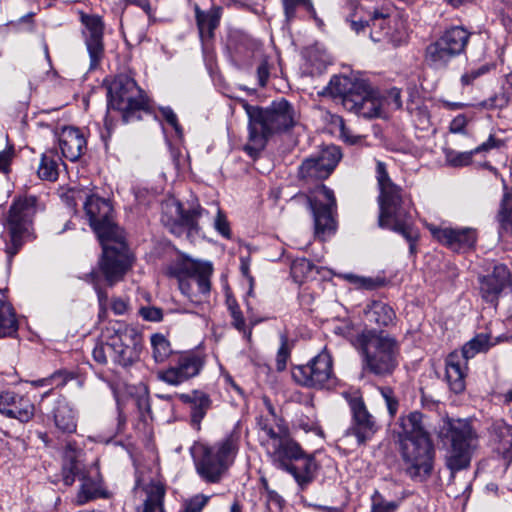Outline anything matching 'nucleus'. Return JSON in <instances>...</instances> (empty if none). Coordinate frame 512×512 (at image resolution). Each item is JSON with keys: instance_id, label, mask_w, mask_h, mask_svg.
Wrapping results in <instances>:
<instances>
[{"instance_id": "4468645a", "label": "nucleus", "mask_w": 512, "mask_h": 512, "mask_svg": "<svg viewBox=\"0 0 512 512\" xmlns=\"http://www.w3.org/2000/svg\"><path fill=\"white\" fill-rule=\"evenodd\" d=\"M146 105L147 99L143 91L128 76L117 77L108 90V107L121 111L125 122L129 121L132 112L143 110Z\"/></svg>"}, {"instance_id": "393cba45", "label": "nucleus", "mask_w": 512, "mask_h": 512, "mask_svg": "<svg viewBox=\"0 0 512 512\" xmlns=\"http://www.w3.org/2000/svg\"><path fill=\"white\" fill-rule=\"evenodd\" d=\"M430 231L439 242L454 251L472 248L476 242V232L472 228L433 227Z\"/></svg>"}, {"instance_id": "864d4df0", "label": "nucleus", "mask_w": 512, "mask_h": 512, "mask_svg": "<svg viewBox=\"0 0 512 512\" xmlns=\"http://www.w3.org/2000/svg\"><path fill=\"white\" fill-rule=\"evenodd\" d=\"M271 67L272 65L269 63L267 58H263L257 67V78L261 87H264L267 84Z\"/></svg>"}, {"instance_id": "f704fd0d", "label": "nucleus", "mask_w": 512, "mask_h": 512, "mask_svg": "<svg viewBox=\"0 0 512 512\" xmlns=\"http://www.w3.org/2000/svg\"><path fill=\"white\" fill-rule=\"evenodd\" d=\"M54 422L56 427L64 433H74L77 428L76 415L70 405L59 402L54 410Z\"/></svg>"}, {"instance_id": "5701e85b", "label": "nucleus", "mask_w": 512, "mask_h": 512, "mask_svg": "<svg viewBox=\"0 0 512 512\" xmlns=\"http://www.w3.org/2000/svg\"><path fill=\"white\" fill-rule=\"evenodd\" d=\"M0 413L22 423L30 421L35 413L34 404L25 396L12 391L0 393Z\"/></svg>"}, {"instance_id": "473e14b6", "label": "nucleus", "mask_w": 512, "mask_h": 512, "mask_svg": "<svg viewBox=\"0 0 512 512\" xmlns=\"http://www.w3.org/2000/svg\"><path fill=\"white\" fill-rule=\"evenodd\" d=\"M491 437L495 449L505 459L512 457V426L502 420L495 421L491 426Z\"/></svg>"}, {"instance_id": "5fc2aeb1", "label": "nucleus", "mask_w": 512, "mask_h": 512, "mask_svg": "<svg viewBox=\"0 0 512 512\" xmlns=\"http://www.w3.org/2000/svg\"><path fill=\"white\" fill-rule=\"evenodd\" d=\"M139 313L147 321L157 322L161 321L163 317L162 310L153 306L141 307Z\"/></svg>"}, {"instance_id": "2f4dec72", "label": "nucleus", "mask_w": 512, "mask_h": 512, "mask_svg": "<svg viewBox=\"0 0 512 512\" xmlns=\"http://www.w3.org/2000/svg\"><path fill=\"white\" fill-rule=\"evenodd\" d=\"M194 10L200 37L212 38L220 23L222 7L212 6L208 11H203L196 4Z\"/></svg>"}, {"instance_id": "7c9ffc66", "label": "nucleus", "mask_w": 512, "mask_h": 512, "mask_svg": "<svg viewBox=\"0 0 512 512\" xmlns=\"http://www.w3.org/2000/svg\"><path fill=\"white\" fill-rule=\"evenodd\" d=\"M424 57L429 67L439 70L446 68L457 55L451 47L444 44L441 38H439L426 47Z\"/></svg>"}, {"instance_id": "de8ad7c7", "label": "nucleus", "mask_w": 512, "mask_h": 512, "mask_svg": "<svg viewBox=\"0 0 512 512\" xmlns=\"http://www.w3.org/2000/svg\"><path fill=\"white\" fill-rule=\"evenodd\" d=\"M332 123L339 128L340 137L349 144H357L362 141V137L359 135H354L344 123V120L340 116H333Z\"/></svg>"}, {"instance_id": "ddd939ff", "label": "nucleus", "mask_w": 512, "mask_h": 512, "mask_svg": "<svg viewBox=\"0 0 512 512\" xmlns=\"http://www.w3.org/2000/svg\"><path fill=\"white\" fill-rule=\"evenodd\" d=\"M494 343L490 341V335L479 333L462 348L461 353H450L446 359V380L450 389L455 393H461L465 389L466 363L476 354L486 352Z\"/></svg>"}, {"instance_id": "f03ea898", "label": "nucleus", "mask_w": 512, "mask_h": 512, "mask_svg": "<svg viewBox=\"0 0 512 512\" xmlns=\"http://www.w3.org/2000/svg\"><path fill=\"white\" fill-rule=\"evenodd\" d=\"M423 420V414L418 411L401 416L396 431L403 469L416 481H424L431 475L435 454Z\"/></svg>"}, {"instance_id": "c85d7f7f", "label": "nucleus", "mask_w": 512, "mask_h": 512, "mask_svg": "<svg viewBox=\"0 0 512 512\" xmlns=\"http://www.w3.org/2000/svg\"><path fill=\"white\" fill-rule=\"evenodd\" d=\"M83 452L75 443L68 442L63 453L62 475L65 485H72L77 475L84 471L82 464Z\"/></svg>"}, {"instance_id": "423d86ee", "label": "nucleus", "mask_w": 512, "mask_h": 512, "mask_svg": "<svg viewBox=\"0 0 512 512\" xmlns=\"http://www.w3.org/2000/svg\"><path fill=\"white\" fill-rule=\"evenodd\" d=\"M376 179L379 187V226L401 233L409 242L417 239L418 233L411 223V203L402 196V189L390 179L386 165L376 162Z\"/></svg>"}, {"instance_id": "412c9836", "label": "nucleus", "mask_w": 512, "mask_h": 512, "mask_svg": "<svg viewBox=\"0 0 512 512\" xmlns=\"http://www.w3.org/2000/svg\"><path fill=\"white\" fill-rule=\"evenodd\" d=\"M364 89L345 100V109L365 118L381 117L383 99L367 81Z\"/></svg>"}, {"instance_id": "bf43d9fd", "label": "nucleus", "mask_w": 512, "mask_h": 512, "mask_svg": "<svg viewBox=\"0 0 512 512\" xmlns=\"http://www.w3.org/2000/svg\"><path fill=\"white\" fill-rule=\"evenodd\" d=\"M487 71L488 69L485 66L468 71L461 76V83L463 85H470L475 79L487 73Z\"/></svg>"}, {"instance_id": "3c124183", "label": "nucleus", "mask_w": 512, "mask_h": 512, "mask_svg": "<svg viewBox=\"0 0 512 512\" xmlns=\"http://www.w3.org/2000/svg\"><path fill=\"white\" fill-rule=\"evenodd\" d=\"M228 308L233 318V326L239 331H245V319L237 303L234 300L228 301Z\"/></svg>"}, {"instance_id": "20e7f679", "label": "nucleus", "mask_w": 512, "mask_h": 512, "mask_svg": "<svg viewBox=\"0 0 512 512\" xmlns=\"http://www.w3.org/2000/svg\"><path fill=\"white\" fill-rule=\"evenodd\" d=\"M243 108L249 119V142L244 151L251 157L258 156L274 134L287 131L297 123L294 107L284 98L265 108L244 102Z\"/></svg>"}, {"instance_id": "4c0bfd02", "label": "nucleus", "mask_w": 512, "mask_h": 512, "mask_svg": "<svg viewBox=\"0 0 512 512\" xmlns=\"http://www.w3.org/2000/svg\"><path fill=\"white\" fill-rule=\"evenodd\" d=\"M18 330V322L14 309L0 298V336H12Z\"/></svg>"}, {"instance_id": "13d9d810", "label": "nucleus", "mask_w": 512, "mask_h": 512, "mask_svg": "<svg viewBox=\"0 0 512 512\" xmlns=\"http://www.w3.org/2000/svg\"><path fill=\"white\" fill-rule=\"evenodd\" d=\"M503 145H504L503 140L495 138L494 135H490L485 142H483L482 144H480L479 146H477L474 149V152H476V154L488 152L491 149L500 148Z\"/></svg>"}, {"instance_id": "e433bc0d", "label": "nucleus", "mask_w": 512, "mask_h": 512, "mask_svg": "<svg viewBox=\"0 0 512 512\" xmlns=\"http://www.w3.org/2000/svg\"><path fill=\"white\" fill-rule=\"evenodd\" d=\"M498 220L500 223L499 239L504 241L506 235H512V193L506 188L501 200Z\"/></svg>"}, {"instance_id": "a19ab883", "label": "nucleus", "mask_w": 512, "mask_h": 512, "mask_svg": "<svg viewBox=\"0 0 512 512\" xmlns=\"http://www.w3.org/2000/svg\"><path fill=\"white\" fill-rule=\"evenodd\" d=\"M152 356L158 363L164 362L171 354L169 341L162 334L151 336Z\"/></svg>"}, {"instance_id": "1a4fd4ad", "label": "nucleus", "mask_w": 512, "mask_h": 512, "mask_svg": "<svg viewBox=\"0 0 512 512\" xmlns=\"http://www.w3.org/2000/svg\"><path fill=\"white\" fill-rule=\"evenodd\" d=\"M355 346L364 358L365 367L377 376H388L398 365L399 348L396 340L375 330H363Z\"/></svg>"}, {"instance_id": "338daca9", "label": "nucleus", "mask_w": 512, "mask_h": 512, "mask_svg": "<svg viewBox=\"0 0 512 512\" xmlns=\"http://www.w3.org/2000/svg\"><path fill=\"white\" fill-rule=\"evenodd\" d=\"M266 500L268 504L274 503L279 508L281 507L283 501L281 496L277 492L271 490L270 488H267Z\"/></svg>"}, {"instance_id": "6ab92c4d", "label": "nucleus", "mask_w": 512, "mask_h": 512, "mask_svg": "<svg viewBox=\"0 0 512 512\" xmlns=\"http://www.w3.org/2000/svg\"><path fill=\"white\" fill-rule=\"evenodd\" d=\"M203 364V359L194 353L181 354L174 365L159 371L157 377L169 385L177 386L197 376Z\"/></svg>"}, {"instance_id": "49530a36", "label": "nucleus", "mask_w": 512, "mask_h": 512, "mask_svg": "<svg viewBox=\"0 0 512 512\" xmlns=\"http://www.w3.org/2000/svg\"><path fill=\"white\" fill-rule=\"evenodd\" d=\"M399 506L396 501H386L380 493L376 491L372 496L371 512H395Z\"/></svg>"}, {"instance_id": "f3484780", "label": "nucleus", "mask_w": 512, "mask_h": 512, "mask_svg": "<svg viewBox=\"0 0 512 512\" xmlns=\"http://www.w3.org/2000/svg\"><path fill=\"white\" fill-rule=\"evenodd\" d=\"M340 159V149L337 146H329L317 157L304 160L299 167V176L307 183L322 181L329 177Z\"/></svg>"}, {"instance_id": "a878e982", "label": "nucleus", "mask_w": 512, "mask_h": 512, "mask_svg": "<svg viewBox=\"0 0 512 512\" xmlns=\"http://www.w3.org/2000/svg\"><path fill=\"white\" fill-rule=\"evenodd\" d=\"M135 495L142 500L138 512H164L163 501L165 496V487L158 481H151L147 484L135 487Z\"/></svg>"}, {"instance_id": "603ef678", "label": "nucleus", "mask_w": 512, "mask_h": 512, "mask_svg": "<svg viewBox=\"0 0 512 512\" xmlns=\"http://www.w3.org/2000/svg\"><path fill=\"white\" fill-rule=\"evenodd\" d=\"M209 496L198 494L192 497L185 505L189 512H201L209 501Z\"/></svg>"}, {"instance_id": "cd10ccee", "label": "nucleus", "mask_w": 512, "mask_h": 512, "mask_svg": "<svg viewBox=\"0 0 512 512\" xmlns=\"http://www.w3.org/2000/svg\"><path fill=\"white\" fill-rule=\"evenodd\" d=\"M77 476L81 481L77 494L78 503L84 504L93 499L106 496L102 477L97 467H90Z\"/></svg>"}, {"instance_id": "dca6fc26", "label": "nucleus", "mask_w": 512, "mask_h": 512, "mask_svg": "<svg viewBox=\"0 0 512 512\" xmlns=\"http://www.w3.org/2000/svg\"><path fill=\"white\" fill-rule=\"evenodd\" d=\"M294 380L307 387L324 388L332 381V359L327 352H321L306 365L293 369Z\"/></svg>"}, {"instance_id": "4d7b16f0", "label": "nucleus", "mask_w": 512, "mask_h": 512, "mask_svg": "<svg viewBox=\"0 0 512 512\" xmlns=\"http://www.w3.org/2000/svg\"><path fill=\"white\" fill-rule=\"evenodd\" d=\"M161 115L163 118L167 121L168 124H170L175 132L181 136L182 135V129L178 123V119L174 111L169 107H163L160 109Z\"/></svg>"}, {"instance_id": "6e6d98bb", "label": "nucleus", "mask_w": 512, "mask_h": 512, "mask_svg": "<svg viewBox=\"0 0 512 512\" xmlns=\"http://www.w3.org/2000/svg\"><path fill=\"white\" fill-rule=\"evenodd\" d=\"M313 269V264L308 259L302 258L295 260L292 263L291 271L293 275L298 276V274H302L303 276L309 273Z\"/></svg>"}, {"instance_id": "a18cd8bd", "label": "nucleus", "mask_w": 512, "mask_h": 512, "mask_svg": "<svg viewBox=\"0 0 512 512\" xmlns=\"http://www.w3.org/2000/svg\"><path fill=\"white\" fill-rule=\"evenodd\" d=\"M291 345L285 335L280 336V347L276 356V368L278 371L285 370L287 362L290 358Z\"/></svg>"}, {"instance_id": "c756f323", "label": "nucleus", "mask_w": 512, "mask_h": 512, "mask_svg": "<svg viewBox=\"0 0 512 512\" xmlns=\"http://www.w3.org/2000/svg\"><path fill=\"white\" fill-rule=\"evenodd\" d=\"M363 79H352L347 76H333L326 87V91L332 97H340L345 107V100L352 98L359 90L364 89Z\"/></svg>"}, {"instance_id": "774afa93", "label": "nucleus", "mask_w": 512, "mask_h": 512, "mask_svg": "<svg viewBox=\"0 0 512 512\" xmlns=\"http://www.w3.org/2000/svg\"><path fill=\"white\" fill-rule=\"evenodd\" d=\"M137 406L142 415L150 412V403L148 397H139L137 399Z\"/></svg>"}, {"instance_id": "4be33fe9", "label": "nucleus", "mask_w": 512, "mask_h": 512, "mask_svg": "<svg viewBox=\"0 0 512 512\" xmlns=\"http://www.w3.org/2000/svg\"><path fill=\"white\" fill-rule=\"evenodd\" d=\"M81 22L86 28L83 34L85 36V44L90 56V68L94 69L99 64L104 53V24L101 17L86 14L81 15Z\"/></svg>"}, {"instance_id": "6e6552de", "label": "nucleus", "mask_w": 512, "mask_h": 512, "mask_svg": "<svg viewBox=\"0 0 512 512\" xmlns=\"http://www.w3.org/2000/svg\"><path fill=\"white\" fill-rule=\"evenodd\" d=\"M240 441V431L235 428L212 445L199 444L195 447V469L203 481L219 483L222 480L235 461Z\"/></svg>"}, {"instance_id": "680f3d73", "label": "nucleus", "mask_w": 512, "mask_h": 512, "mask_svg": "<svg viewBox=\"0 0 512 512\" xmlns=\"http://www.w3.org/2000/svg\"><path fill=\"white\" fill-rule=\"evenodd\" d=\"M13 150L6 149L0 152V172L7 173L11 160L13 158Z\"/></svg>"}, {"instance_id": "09e8293b", "label": "nucleus", "mask_w": 512, "mask_h": 512, "mask_svg": "<svg viewBox=\"0 0 512 512\" xmlns=\"http://www.w3.org/2000/svg\"><path fill=\"white\" fill-rule=\"evenodd\" d=\"M379 391L386 403L390 416L394 417L399 407V402L394 394V391L390 387H381L379 388Z\"/></svg>"}, {"instance_id": "f8f14e48", "label": "nucleus", "mask_w": 512, "mask_h": 512, "mask_svg": "<svg viewBox=\"0 0 512 512\" xmlns=\"http://www.w3.org/2000/svg\"><path fill=\"white\" fill-rule=\"evenodd\" d=\"M347 21L351 28L359 34L366 28L370 29V38L373 42L388 41L394 45L402 43L407 36L404 29L391 32L390 24L392 19L387 13L380 10L365 11L360 6H355Z\"/></svg>"}, {"instance_id": "c03bdc74", "label": "nucleus", "mask_w": 512, "mask_h": 512, "mask_svg": "<svg viewBox=\"0 0 512 512\" xmlns=\"http://www.w3.org/2000/svg\"><path fill=\"white\" fill-rule=\"evenodd\" d=\"M284 12L287 20L295 16L297 7L303 6L309 13L315 14V9L310 0H282Z\"/></svg>"}, {"instance_id": "052dcab7", "label": "nucleus", "mask_w": 512, "mask_h": 512, "mask_svg": "<svg viewBox=\"0 0 512 512\" xmlns=\"http://www.w3.org/2000/svg\"><path fill=\"white\" fill-rule=\"evenodd\" d=\"M467 125V118L465 115L460 114L456 116L449 125L451 133H464V129Z\"/></svg>"}, {"instance_id": "ea45409f", "label": "nucleus", "mask_w": 512, "mask_h": 512, "mask_svg": "<svg viewBox=\"0 0 512 512\" xmlns=\"http://www.w3.org/2000/svg\"><path fill=\"white\" fill-rule=\"evenodd\" d=\"M210 406L211 400L208 395L203 392H196V398L191 406V421L195 427L199 428L200 422Z\"/></svg>"}, {"instance_id": "0eeeda50", "label": "nucleus", "mask_w": 512, "mask_h": 512, "mask_svg": "<svg viewBox=\"0 0 512 512\" xmlns=\"http://www.w3.org/2000/svg\"><path fill=\"white\" fill-rule=\"evenodd\" d=\"M40 209L35 195L24 193L13 198L4 215L1 234L9 258L14 257L26 242L35 238L34 219Z\"/></svg>"}, {"instance_id": "79ce46f5", "label": "nucleus", "mask_w": 512, "mask_h": 512, "mask_svg": "<svg viewBox=\"0 0 512 512\" xmlns=\"http://www.w3.org/2000/svg\"><path fill=\"white\" fill-rule=\"evenodd\" d=\"M86 282H89L93 284L94 289L97 293L99 306L102 313L106 312V304L108 301V294L106 291L100 288L99 286V275L98 272L95 270H92L90 273L85 274V276L82 278Z\"/></svg>"}, {"instance_id": "bb28decb", "label": "nucleus", "mask_w": 512, "mask_h": 512, "mask_svg": "<svg viewBox=\"0 0 512 512\" xmlns=\"http://www.w3.org/2000/svg\"><path fill=\"white\" fill-rule=\"evenodd\" d=\"M58 141L62 155L72 162L77 161L87 148L84 134L76 127H64Z\"/></svg>"}, {"instance_id": "37998d69", "label": "nucleus", "mask_w": 512, "mask_h": 512, "mask_svg": "<svg viewBox=\"0 0 512 512\" xmlns=\"http://www.w3.org/2000/svg\"><path fill=\"white\" fill-rule=\"evenodd\" d=\"M71 378L70 374L63 370H58L51 374L49 377L42 378L32 382L34 386H64Z\"/></svg>"}, {"instance_id": "0e129e2a", "label": "nucleus", "mask_w": 512, "mask_h": 512, "mask_svg": "<svg viewBox=\"0 0 512 512\" xmlns=\"http://www.w3.org/2000/svg\"><path fill=\"white\" fill-rule=\"evenodd\" d=\"M347 279L350 280L351 282L358 284L360 287H364L366 289H372L375 287V282L371 278L348 275Z\"/></svg>"}, {"instance_id": "58836bf2", "label": "nucleus", "mask_w": 512, "mask_h": 512, "mask_svg": "<svg viewBox=\"0 0 512 512\" xmlns=\"http://www.w3.org/2000/svg\"><path fill=\"white\" fill-rule=\"evenodd\" d=\"M37 174L42 180H57L58 164L56 161V153L54 151L49 150L42 154Z\"/></svg>"}, {"instance_id": "f257e3e1", "label": "nucleus", "mask_w": 512, "mask_h": 512, "mask_svg": "<svg viewBox=\"0 0 512 512\" xmlns=\"http://www.w3.org/2000/svg\"><path fill=\"white\" fill-rule=\"evenodd\" d=\"M85 215L89 225L102 246L99 268L109 286L123 279L132 265V259L119 227L113 220V209L109 201L90 195L84 202Z\"/></svg>"}, {"instance_id": "72a5a7b5", "label": "nucleus", "mask_w": 512, "mask_h": 512, "mask_svg": "<svg viewBox=\"0 0 512 512\" xmlns=\"http://www.w3.org/2000/svg\"><path fill=\"white\" fill-rule=\"evenodd\" d=\"M364 312L367 321L379 327L392 325L396 317L392 307L382 301H373Z\"/></svg>"}, {"instance_id": "9b49d317", "label": "nucleus", "mask_w": 512, "mask_h": 512, "mask_svg": "<svg viewBox=\"0 0 512 512\" xmlns=\"http://www.w3.org/2000/svg\"><path fill=\"white\" fill-rule=\"evenodd\" d=\"M447 437L450 445L446 450L445 465L450 470L451 479H454L456 472L470 466L477 441L472 427L462 420L449 424Z\"/></svg>"}, {"instance_id": "a211bd4d", "label": "nucleus", "mask_w": 512, "mask_h": 512, "mask_svg": "<svg viewBox=\"0 0 512 512\" xmlns=\"http://www.w3.org/2000/svg\"><path fill=\"white\" fill-rule=\"evenodd\" d=\"M175 212L179 216L180 225L189 228L190 230L197 229V221L202 216H213L214 228L225 238H230L231 231L226 216L221 211L220 207L213 203L211 210H206L200 206L191 208L188 211H183L180 203L175 204Z\"/></svg>"}, {"instance_id": "c9c22d12", "label": "nucleus", "mask_w": 512, "mask_h": 512, "mask_svg": "<svg viewBox=\"0 0 512 512\" xmlns=\"http://www.w3.org/2000/svg\"><path fill=\"white\" fill-rule=\"evenodd\" d=\"M469 32L460 26L447 29L440 37L444 44L451 47L454 53L459 56L465 51L469 40Z\"/></svg>"}, {"instance_id": "9d476101", "label": "nucleus", "mask_w": 512, "mask_h": 512, "mask_svg": "<svg viewBox=\"0 0 512 512\" xmlns=\"http://www.w3.org/2000/svg\"><path fill=\"white\" fill-rule=\"evenodd\" d=\"M212 271L210 263L181 257L169 265L167 273L177 281L181 293L192 304L200 305L209 295Z\"/></svg>"}, {"instance_id": "69168bd1", "label": "nucleus", "mask_w": 512, "mask_h": 512, "mask_svg": "<svg viewBox=\"0 0 512 512\" xmlns=\"http://www.w3.org/2000/svg\"><path fill=\"white\" fill-rule=\"evenodd\" d=\"M111 308L115 314L123 315L126 313V311L128 309V304L125 300H123L121 298H115L112 301Z\"/></svg>"}, {"instance_id": "e2e57ef3", "label": "nucleus", "mask_w": 512, "mask_h": 512, "mask_svg": "<svg viewBox=\"0 0 512 512\" xmlns=\"http://www.w3.org/2000/svg\"><path fill=\"white\" fill-rule=\"evenodd\" d=\"M498 101H499V96L493 95L492 97L478 103L477 107L482 108V109H494L497 107H502L506 104V102L498 103Z\"/></svg>"}, {"instance_id": "39448f33", "label": "nucleus", "mask_w": 512, "mask_h": 512, "mask_svg": "<svg viewBox=\"0 0 512 512\" xmlns=\"http://www.w3.org/2000/svg\"><path fill=\"white\" fill-rule=\"evenodd\" d=\"M143 338L138 329L123 321H114L101 334L92 350L93 359L101 365L112 363L128 368L140 360Z\"/></svg>"}, {"instance_id": "b1692460", "label": "nucleus", "mask_w": 512, "mask_h": 512, "mask_svg": "<svg viewBox=\"0 0 512 512\" xmlns=\"http://www.w3.org/2000/svg\"><path fill=\"white\" fill-rule=\"evenodd\" d=\"M511 285L509 269L503 265H496L493 272L480 278V291L486 302L496 304L500 294Z\"/></svg>"}, {"instance_id": "7ed1b4c3", "label": "nucleus", "mask_w": 512, "mask_h": 512, "mask_svg": "<svg viewBox=\"0 0 512 512\" xmlns=\"http://www.w3.org/2000/svg\"><path fill=\"white\" fill-rule=\"evenodd\" d=\"M262 445L273 464L293 476L303 489L315 477L317 463L314 457L305 453L300 445L289 434L287 427L277 424L276 427H262Z\"/></svg>"}, {"instance_id": "2eb2a0df", "label": "nucleus", "mask_w": 512, "mask_h": 512, "mask_svg": "<svg viewBox=\"0 0 512 512\" xmlns=\"http://www.w3.org/2000/svg\"><path fill=\"white\" fill-rule=\"evenodd\" d=\"M308 203L313 212L315 236L325 240L336 230L334 193L325 185L317 184L315 191L308 196Z\"/></svg>"}, {"instance_id": "aec40b11", "label": "nucleus", "mask_w": 512, "mask_h": 512, "mask_svg": "<svg viewBox=\"0 0 512 512\" xmlns=\"http://www.w3.org/2000/svg\"><path fill=\"white\" fill-rule=\"evenodd\" d=\"M349 407L352 413V424L347 429L346 435L355 436L358 444H363L377 431L375 418L369 413L361 397L351 398Z\"/></svg>"}, {"instance_id": "8fccbe9b", "label": "nucleus", "mask_w": 512, "mask_h": 512, "mask_svg": "<svg viewBox=\"0 0 512 512\" xmlns=\"http://www.w3.org/2000/svg\"><path fill=\"white\" fill-rule=\"evenodd\" d=\"M476 154L474 149L466 152H457L448 154L449 163L455 167L467 166L472 162L473 155Z\"/></svg>"}]
</instances>
